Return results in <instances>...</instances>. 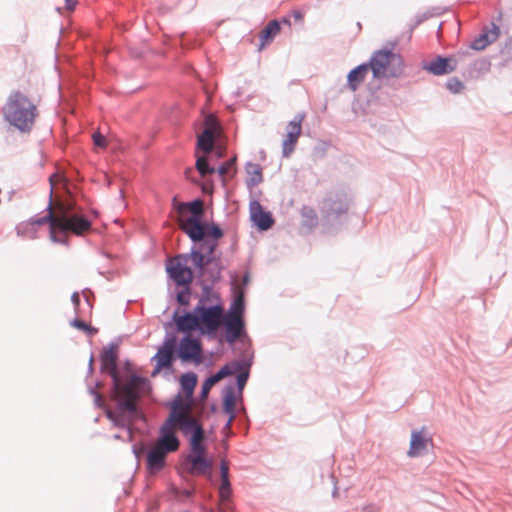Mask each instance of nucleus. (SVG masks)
I'll return each instance as SVG.
<instances>
[{
	"label": "nucleus",
	"instance_id": "f257e3e1",
	"mask_svg": "<svg viewBox=\"0 0 512 512\" xmlns=\"http://www.w3.org/2000/svg\"><path fill=\"white\" fill-rule=\"evenodd\" d=\"M53 186L50 190V199L46 207V214L42 217L33 218L30 223L17 226V234L35 238L34 233L30 234L35 225L49 224L50 240L56 244L69 246L68 234L83 236L92 229V221L84 214L83 209L73 200H67L57 208L56 213L52 210Z\"/></svg>",
	"mask_w": 512,
	"mask_h": 512
},
{
	"label": "nucleus",
	"instance_id": "f03ea898",
	"mask_svg": "<svg viewBox=\"0 0 512 512\" xmlns=\"http://www.w3.org/2000/svg\"><path fill=\"white\" fill-rule=\"evenodd\" d=\"M118 344L109 343L100 353V370L111 377L112 395L117 408L122 412L137 413L136 399L139 391H150L149 380L136 373L121 375L118 370Z\"/></svg>",
	"mask_w": 512,
	"mask_h": 512
},
{
	"label": "nucleus",
	"instance_id": "7ed1b4c3",
	"mask_svg": "<svg viewBox=\"0 0 512 512\" xmlns=\"http://www.w3.org/2000/svg\"><path fill=\"white\" fill-rule=\"evenodd\" d=\"M369 70L372 71L375 79L399 78L404 72V60L400 54L391 49L377 50L372 54L369 62L356 66L348 73V87L356 91Z\"/></svg>",
	"mask_w": 512,
	"mask_h": 512
},
{
	"label": "nucleus",
	"instance_id": "20e7f679",
	"mask_svg": "<svg viewBox=\"0 0 512 512\" xmlns=\"http://www.w3.org/2000/svg\"><path fill=\"white\" fill-rule=\"evenodd\" d=\"M3 120L11 130L29 133L34 127L38 116L37 106L23 92L12 91L2 107Z\"/></svg>",
	"mask_w": 512,
	"mask_h": 512
},
{
	"label": "nucleus",
	"instance_id": "39448f33",
	"mask_svg": "<svg viewBox=\"0 0 512 512\" xmlns=\"http://www.w3.org/2000/svg\"><path fill=\"white\" fill-rule=\"evenodd\" d=\"M210 233H205L202 240L197 241L189 252L192 264L200 277L208 276L212 283H217L221 279L223 266L219 255L215 251L218 247V240Z\"/></svg>",
	"mask_w": 512,
	"mask_h": 512
},
{
	"label": "nucleus",
	"instance_id": "423d86ee",
	"mask_svg": "<svg viewBox=\"0 0 512 512\" xmlns=\"http://www.w3.org/2000/svg\"><path fill=\"white\" fill-rule=\"evenodd\" d=\"M189 212V215L183 220L181 225L182 231L189 237V239L196 244L197 241L202 240L205 233H210L214 238H222L224 231L221 227L212 222L208 223L204 219V206L203 201L196 198L184 204Z\"/></svg>",
	"mask_w": 512,
	"mask_h": 512
},
{
	"label": "nucleus",
	"instance_id": "0eeeda50",
	"mask_svg": "<svg viewBox=\"0 0 512 512\" xmlns=\"http://www.w3.org/2000/svg\"><path fill=\"white\" fill-rule=\"evenodd\" d=\"M349 209L350 199L346 193L328 192L319 205L322 226L327 231L340 229L347 221Z\"/></svg>",
	"mask_w": 512,
	"mask_h": 512
},
{
	"label": "nucleus",
	"instance_id": "6e6552de",
	"mask_svg": "<svg viewBox=\"0 0 512 512\" xmlns=\"http://www.w3.org/2000/svg\"><path fill=\"white\" fill-rule=\"evenodd\" d=\"M198 331L209 339H216L218 330L225 321V310L221 303L214 305H196Z\"/></svg>",
	"mask_w": 512,
	"mask_h": 512
},
{
	"label": "nucleus",
	"instance_id": "1a4fd4ad",
	"mask_svg": "<svg viewBox=\"0 0 512 512\" xmlns=\"http://www.w3.org/2000/svg\"><path fill=\"white\" fill-rule=\"evenodd\" d=\"M191 260L189 253L178 254L174 258L169 259L166 263V272L173 280L176 286L190 285L195 277V273L188 262Z\"/></svg>",
	"mask_w": 512,
	"mask_h": 512
},
{
	"label": "nucleus",
	"instance_id": "9d476101",
	"mask_svg": "<svg viewBox=\"0 0 512 512\" xmlns=\"http://www.w3.org/2000/svg\"><path fill=\"white\" fill-rule=\"evenodd\" d=\"M186 471L192 475H206L213 468L214 461L206 449H189L185 457Z\"/></svg>",
	"mask_w": 512,
	"mask_h": 512
},
{
	"label": "nucleus",
	"instance_id": "9b49d317",
	"mask_svg": "<svg viewBox=\"0 0 512 512\" xmlns=\"http://www.w3.org/2000/svg\"><path fill=\"white\" fill-rule=\"evenodd\" d=\"M225 327V341L233 344L239 340L242 344L247 345L243 354L249 355L251 352V340L246 333L245 320L239 318L227 319L223 323Z\"/></svg>",
	"mask_w": 512,
	"mask_h": 512
},
{
	"label": "nucleus",
	"instance_id": "f8f14e48",
	"mask_svg": "<svg viewBox=\"0 0 512 512\" xmlns=\"http://www.w3.org/2000/svg\"><path fill=\"white\" fill-rule=\"evenodd\" d=\"M177 356L182 362L202 361V344L198 338L185 334L179 342Z\"/></svg>",
	"mask_w": 512,
	"mask_h": 512
},
{
	"label": "nucleus",
	"instance_id": "ddd939ff",
	"mask_svg": "<svg viewBox=\"0 0 512 512\" xmlns=\"http://www.w3.org/2000/svg\"><path fill=\"white\" fill-rule=\"evenodd\" d=\"M176 421L166 419L159 429V435L155 446L169 453L175 452L180 447V439L177 436L174 426Z\"/></svg>",
	"mask_w": 512,
	"mask_h": 512
},
{
	"label": "nucleus",
	"instance_id": "4468645a",
	"mask_svg": "<svg viewBox=\"0 0 512 512\" xmlns=\"http://www.w3.org/2000/svg\"><path fill=\"white\" fill-rule=\"evenodd\" d=\"M458 61L453 56L436 55L432 60L423 62L422 69L434 76H443L457 69Z\"/></svg>",
	"mask_w": 512,
	"mask_h": 512
},
{
	"label": "nucleus",
	"instance_id": "2eb2a0df",
	"mask_svg": "<svg viewBox=\"0 0 512 512\" xmlns=\"http://www.w3.org/2000/svg\"><path fill=\"white\" fill-rule=\"evenodd\" d=\"M249 208L250 219L259 231H267L274 225L272 213L265 211L259 201H251Z\"/></svg>",
	"mask_w": 512,
	"mask_h": 512
},
{
	"label": "nucleus",
	"instance_id": "dca6fc26",
	"mask_svg": "<svg viewBox=\"0 0 512 512\" xmlns=\"http://www.w3.org/2000/svg\"><path fill=\"white\" fill-rule=\"evenodd\" d=\"M245 362H229L223 365L216 373L210 375L202 384L200 397L206 398L210 389L223 378L235 373Z\"/></svg>",
	"mask_w": 512,
	"mask_h": 512
},
{
	"label": "nucleus",
	"instance_id": "f3484780",
	"mask_svg": "<svg viewBox=\"0 0 512 512\" xmlns=\"http://www.w3.org/2000/svg\"><path fill=\"white\" fill-rule=\"evenodd\" d=\"M172 321L174 322L178 332L188 334L192 330H198L199 325L196 306L192 311L184 312L183 315H179L178 310L174 311Z\"/></svg>",
	"mask_w": 512,
	"mask_h": 512
},
{
	"label": "nucleus",
	"instance_id": "a211bd4d",
	"mask_svg": "<svg viewBox=\"0 0 512 512\" xmlns=\"http://www.w3.org/2000/svg\"><path fill=\"white\" fill-rule=\"evenodd\" d=\"M168 453L154 446L147 451L146 467L150 474H156L166 466V458Z\"/></svg>",
	"mask_w": 512,
	"mask_h": 512
},
{
	"label": "nucleus",
	"instance_id": "6ab92c4d",
	"mask_svg": "<svg viewBox=\"0 0 512 512\" xmlns=\"http://www.w3.org/2000/svg\"><path fill=\"white\" fill-rule=\"evenodd\" d=\"M500 34V28L492 23V28L485 27L482 32L471 42L470 48L475 51L484 50L489 44L497 40Z\"/></svg>",
	"mask_w": 512,
	"mask_h": 512
},
{
	"label": "nucleus",
	"instance_id": "aec40b11",
	"mask_svg": "<svg viewBox=\"0 0 512 512\" xmlns=\"http://www.w3.org/2000/svg\"><path fill=\"white\" fill-rule=\"evenodd\" d=\"M150 391H139V396L136 399V406L138 408L137 413H129V412H122L117 407V412H119V417L113 422V425L118 428L126 429L134 420L142 418L143 417V411L141 407V399L142 397L149 394Z\"/></svg>",
	"mask_w": 512,
	"mask_h": 512
},
{
	"label": "nucleus",
	"instance_id": "412c9836",
	"mask_svg": "<svg viewBox=\"0 0 512 512\" xmlns=\"http://www.w3.org/2000/svg\"><path fill=\"white\" fill-rule=\"evenodd\" d=\"M235 279L232 280V289L234 291V296L231 301L229 310L227 313H225V316L227 319L232 318H239L244 319V312H245V298H244V291H236L235 287Z\"/></svg>",
	"mask_w": 512,
	"mask_h": 512
},
{
	"label": "nucleus",
	"instance_id": "4be33fe9",
	"mask_svg": "<svg viewBox=\"0 0 512 512\" xmlns=\"http://www.w3.org/2000/svg\"><path fill=\"white\" fill-rule=\"evenodd\" d=\"M177 354L169 351L168 349L159 348L157 353L152 357V360L156 361L154 369L151 373L152 377H155L163 369H171L174 360L177 358Z\"/></svg>",
	"mask_w": 512,
	"mask_h": 512
},
{
	"label": "nucleus",
	"instance_id": "5701e85b",
	"mask_svg": "<svg viewBox=\"0 0 512 512\" xmlns=\"http://www.w3.org/2000/svg\"><path fill=\"white\" fill-rule=\"evenodd\" d=\"M191 401L182 396L180 392H178L174 398L166 403V406L170 409L169 415L166 419H172L176 421V419L185 412H189Z\"/></svg>",
	"mask_w": 512,
	"mask_h": 512
},
{
	"label": "nucleus",
	"instance_id": "b1692460",
	"mask_svg": "<svg viewBox=\"0 0 512 512\" xmlns=\"http://www.w3.org/2000/svg\"><path fill=\"white\" fill-rule=\"evenodd\" d=\"M247 358L241 360H234L233 362H245L236 372H239L236 376V387L240 393H242L244 387L247 384L250 375V368L253 365V353L246 355Z\"/></svg>",
	"mask_w": 512,
	"mask_h": 512
},
{
	"label": "nucleus",
	"instance_id": "393cba45",
	"mask_svg": "<svg viewBox=\"0 0 512 512\" xmlns=\"http://www.w3.org/2000/svg\"><path fill=\"white\" fill-rule=\"evenodd\" d=\"M176 425L185 437H189L201 425L199 420L185 412L176 419Z\"/></svg>",
	"mask_w": 512,
	"mask_h": 512
},
{
	"label": "nucleus",
	"instance_id": "a878e982",
	"mask_svg": "<svg viewBox=\"0 0 512 512\" xmlns=\"http://www.w3.org/2000/svg\"><path fill=\"white\" fill-rule=\"evenodd\" d=\"M428 439L423 435L422 431L413 430L411 433L410 448L408 456L416 457L426 449Z\"/></svg>",
	"mask_w": 512,
	"mask_h": 512
},
{
	"label": "nucleus",
	"instance_id": "bb28decb",
	"mask_svg": "<svg viewBox=\"0 0 512 512\" xmlns=\"http://www.w3.org/2000/svg\"><path fill=\"white\" fill-rule=\"evenodd\" d=\"M197 381L198 378L194 372H186L180 376V387L185 398L192 400Z\"/></svg>",
	"mask_w": 512,
	"mask_h": 512
},
{
	"label": "nucleus",
	"instance_id": "cd10ccee",
	"mask_svg": "<svg viewBox=\"0 0 512 512\" xmlns=\"http://www.w3.org/2000/svg\"><path fill=\"white\" fill-rule=\"evenodd\" d=\"M302 222L301 226L309 233L315 229L319 223V218L314 208L303 206L301 209Z\"/></svg>",
	"mask_w": 512,
	"mask_h": 512
},
{
	"label": "nucleus",
	"instance_id": "c85d7f7f",
	"mask_svg": "<svg viewBox=\"0 0 512 512\" xmlns=\"http://www.w3.org/2000/svg\"><path fill=\"white\" fill-rule=\"evenodd\" d=\"M214 130L211 127H207L197 138V150H201L204 153H210L214 147Z\"/></svg>",
	"mask_w": 512,
	"mask_h": 512
},
{
	"label": "nucleus",
	"instance_id": "c756f323",
	"mask_svg": "<svg viewBox=\"0 0 512 512\" xmlns=\"http://www.w3.org/2000/svg\"><path fill=\"white\" fill-rule=\"evenodd\" d=\"M281 26L280 21H270L260 33V49L263 48L267 43L271 42L275 36L280 32Z\"/></svg>",
	"mask_w": 512,
	"mask_h": 512
},
{
	"label": "nucleus",
	"instance_id": "7c9ffc66",
	"mask_svg": "<svg viewBox=\"0 0 512 512\" xmlns=\"http://www.w3.org/2000/svg\"><path fill=\"white\" fill-rule=\"evenodd\" d=\"M197 282L198 284L201 286L202 288V293H201V296L199 298V301L197 303V305H206V303L208 301H210V299L212 297H216L218 299V296L215 295L213 293V290H212V287L215 283H212L210 282V280L208 279V276H204L203 278L199 276V274L197 273Z\"/></svg>",
	"mask_w": 512,
	"mask_h": 512
},
{
	"label": "nucleus",
	"instance_id": "2f4dec72",
	"mask_svg": "<svg viewBox=\"0 0 512 512\" xmlns=\"http://www.w3.org/2000/svg\"><path fill=\"white\" fill-rule=\"evenodd\" d=\"M246 171L251 176L246 180L248 187H254L263 181L262 169L259 164L247 163Z\"/></svg>",
	"mask_w": 512,
	"mask_h": 512
},
{
	"label": "nucleus",
	"instance_id": "473e14b6",
	"mask_svg": "<svg viewBox=\"0 0 512 512\" xmlns=\"http://www.w3.org/2000/svg\"><path fill=\"white\" fill-rule=\"evenodd\" d=\"M235 404H236V395L235 390L232 385H228L225 387L223 391V403L222 408L224 413H233L235 412Z\"/></svg>",
	"mask_w": 512,
	"mask_h": 512
},
{
	"label": "nucleus",
	"instance_id": "72a5a7b5",
	"mask_svg": "<svg viewBox=\"0 0 512 512\" xmlns=\"http://www.w3.org/2000/svg\"><path fill=\"white\" fill-rule=\"evenodd\" d=\"M205 439H206V432L201 424L189 436V449H206L207 447L204 443Z\"/></svg>",
	"mask_w": 512,
	"mask_h": 512
},
{
	"label": "nucleus",
	"instance_id": "f704fd0d",
	"mask_svg": "<svg viewBox=\"0 0 512 512\" xmlns=\"http://www.w3.org/2000/svg\"><path fill=\"white\" fill-rule=\"evenodd\" d=\"M195 167L202 177L216 172V168L209 164L208 158L205 155L197 156Z\"/></svg>",
	"mask_w": 512,
	"mask_h": 512
},
{
	"label": "nucleus",
	"instance_id": "c9c22d12",
	"mask_svg": "<svg viewBox=\"0 0 512 512\" xmlns=\"http://www.w3.org/2000/svg\"><path fill=\"white\" fill-rule=\"evenodd\" d=\"M304 119V115L298 113L287 125V134L299 137L301 134V123Z\"/></svg>",
	"mask_w": 512,
	"mask_h": 512
},
{
	"label": "nucleus",
	"instance_id": "e433bc0d",
	"mask_svg": "<svg viewBox=\"0 0 512 512\" xmlns=\"http://www.w3.org/2000/svg\"><path fill=\"white\" fill-rule=\"evenodd\" d=\"M299 137L293 135H286V139L282 143V155L288 158L294 151L295 145Z\"/></svg>",
	"mask_w": 512,
	"mask_h": 512
},
{
	"label": "nucleus",
	"instance_id": "4c0bfd02",
	"mask_svg": "<svg viewBox=\"0 0 512 512\" xmlns=\"http://www.w3.org/2000/svg\"><path fill=\"white\" fill-rule=\"evenodd\" d=\"M70 325L74 328L84 331L88 336H93L98 332L96 327L88 325L77 317L70 321Z\"/></svg>",
	"mask_w": 512,
	"mask_h": 512
},
{
	"label": "nucleus",
	"instance_id": "58836bf2",
	"mask_svg": "<svg viewBox=\"0 0 512 512\" xmlns=\"http://www.w3.org/2000/svg\"><path fill=\"white\" fill-rule=\"evenodd\" d=\"M182 289L176 294V301L180 306H186L190 302L191 288L190 285H179Z\"/></svg>",
	"mask_w": 512,
	"mask_h": 512
},
{
	"label": "nucleus",
	"instance_id": "ea45409f",
	"mask_svg": "<svg viewBox=\"0 0 512 512\" xmlns=\"http://www.w3.org/2000/svg\"><path fill=\"white\" fill-rule=\"evenodd\" d=\"M464 87V83L457 77L449 78L446 82V88L453 94L461 93Z\"/></svg>",
	"mask_w": 512,
	"mask_h": 512
},
{
	"label": "nucleus",
	"instance_id": "a19ab883",
	"mask_svg": "<svg viewBox=\"0 0 512 512\" xmlns=\"http://www.w3.org/2000/svg\"><path fill=\"white\" fill-rule=\"evenodd\" d=\"M231 482L230 479H221L219 486V497L222 501H227L231 497Z\"/></svg>",
	"mask_w": 512,
	"mask_h": 512
},
{
	"label": "nucleus",
	"instance_id": "79ce46f5",
	"mask_svg": "<svg viewBox=\"0 0 512 512\" xmlns=\"http://www.w3.org/2000/svg\"><path fill=\"white\" fill-rule=\"evenodd\" d=\"M178 342L177 337L174 335H166L162 349H168L169 351H172L173 353L177 354L178 350Z\"/></svg>",
	"mask_w": 512,
	"mask_h": 512
},
{
	"label": "nucleus",
	"instance_id": "37998d69",
	"mask_svg": "<svg viewBox=\"0 0 512 512\" xmlns=\"http://www.w3.org/2000/svg\"><path fill=\"white\" fill-rule=\"evenodd\" d=\"M235 161V158H231L228 161L222 163L218 168H216V172L222 177L227 175L230 169L234 167Z\"/></svg>",
	"mask_w": 512,
	"mask_h": 512
},
{
	"label": "nucleus",
	"instance_id": "c03bdc74",
	"mask_svg": "<svg viewBox=\"0 0 512 512\" xmlns=\"http://www.w3.org/2000/svg\"><path fill=\"white\" fill-rule=\"evenodd\" d=\"M93 143L96 147L105 148L107 145L106 138L100 132H94L92 135Z\"/></svg>",
	"mask_w": 512,
	"mask_h": 512
},
{
	"label": "nucleus",
	"instance_id": "a18cd8bd",
	"mask_svg": "<svg viewBox=\"0 0 512 512\" xmlns=\"http://www.w3.org/2000/svg\"><path fill=\"white\" fill-rule=\"evenodd\" d=\"M172 493L175 495V496H182L184 498H191L193 497L194 493H195V490L194 488L192 489H183V490H180L178 489L177 487H173L172 488Z\"/></svg>",
	"mask_w": 512,
	"mask_h": 512
},
{
	"label": "nucleus",
	"instance_id": "49530a36",
	"mask_svg": "<svg viewBox=\"0 0 512 512\" xmlns=\"http://www.w3.org/2000/svg\"><path fill=\"white\" fill-rule=\"evenodd\" d=\"M220 477L221 479H229V464L225 459L220 462Z\"/></svg>",
	"mask_w": 512,
	"mask_h": 512
},
{
	"label": "nucleus",
	"instance_id": "de8ad7c7",
	"mask_svg": "<svg viewBox=\"0 0 512 512\" xmlns=\"http://www.w3.org/2000/svg\"><path fill=\"white\" fill-rule=\"evenodd\" d=\"M71 302L74 306V310H75V313L78 315L80 312H79V306H80V296H79V293L78 292H74L72 295H71Z\"/></svg>",
	"mask_w": 512,
	"mask_h": 512
},
{
	"label": "nucleus",
	"instance_id": "09e8293b",
	"mask_svg": "<svg viewBox=\"0 0 512 512\" xmlns=\"http://www.w3.org/2000/svg\"><path fill=\"white\" fill-rule=\"evenodd\" d=\"M226 414L229 416V418H228L227 422L224 425V429H230L231 425H232V423H233V421H234V419L236 417V414H235V412H233V413H226Z\"/></svg>",
	"mask_w": 512,
	"mask_h": 512
},
{
	"label": "nucleus",
	"instance_id": "8fccbe9b",
	"mask_svg": "<svg viewBox=\"0 0 512 512\" xmlns=\"http://www.w3.org/2000/svg\"><path fill=\"white\" fill-rule=\"evenodd\" d=\"M94 404L98 407V408H103L105 406V403H104V400L102 399L101 395L98 394L94 397Z\"/></svg>",
	"mask_w": 512,
	"mask_h": 512
},
{
	"label": "nucleus",
	"instance_id": "3c124183",
	"mask_svg": "<svg viewBox=\"0 0 512 512\" xmlns=\"http://www.w3.org/2000/svg\"><path fill=\"white\" fill-rule=\"evenodd\" d=\"M99 386H100V382H98V381H97L94 387H92V386L88 387V393H89L91 396L95 397L96 395H98V394H99V393H98V391H97V388H98Z\"/></svg>",
	"mask_w": 512,
	"mask_h": 512
},
{
	"label": "nucleus",
	"instance_id": "603ef678",
	"mask_svg": "<svg viewBox=\"0 0 512 512\" xmlns=\"http://www.w3.org/2000/svg\"><path fill=\"white\" fill-rule=\"evenodd\" d=\"M292 16L295 19V21H302L304 18V14L300 10H293Z\"/></svg>",
	"mask_w": 512,
	"mask_h": 512
},
{
	"label": "nucleus",
	"instance_id": "864d4df0",
	"mask_svg": "<svg viewBox=\"0 0 512 512\" xmlns=\"http://www.w3.org/2000/svg\"><path fill=\"white\" fill-rule=\"evenodd\" d=\"M202 190L204 193H212L213 191V184L212 183H206L202 186Z\"/></svg>",
	"mask_w": 512,
	"mask_h": 512
},
{
	"label": "nucleus",
	"instance_id": "5fc2aeb1",
	"mask_svg": "<svg viewBox=\"0 0 512 512\" xmlns=\"http://www.w3.org/2000/svg\"><path fill=\"white\" fill-rule=\"evenodd\" d=\"M503 53L508 54L512 57V40L506 44V47H505Z\"/></svg>",
	"mask_w": 512,
	"mask_h": 512
},
{
	"label": "nucleus",
	"instance_id": "6e6d98bb",
	"mask_svg": "<svg viewBox=\"0 0 512 512\" xmlns=\"http://www.w3.org/2000/svg\"><path fill=\"white\" fill-rule=\"evenodd\" d=\"M65 3L68 10H72L76 6V0H65Z\"/></svg>",
	"mask_w": 512,
	"mask_h": 512
},
{
	"label": "nucleus",
	"instance_id": "4d7b16f0",
	"mask_svg": "<svg viewBox=\"0 0 512 512\" xmlns=\"http://www.w3.org/2000/svg\"><path fill=\"white\" fill-rule=\"evenodd\" d=\"M362 512H377V508L374 505H367L363 507Z\"/></svg>",
	"mask_w": 512,
	"mask_h": 512
},
{
	"label": "nucleus",
	"instance_id": "13d9d810",
	"mask_svg": "<svg viewBox=\"0 0 512 512\" xmlns=\"http://www.w3.org/2000/svg\"><path fill=\"white\" fill-rule=\"evenodd\" d=\"M117 413L112 411L111 409H106L105 410V415L106 417L111 420L112 418H114V416L116 415Z\"/></svg>",
	"mask_w": 512,
	"mask_h": 512
},
{
	"label": "nucleus",
	"instance_id": "bf43d9fd",
	"mask_svg": "<svg viewBox=\"0 0 512 512\" xmlns=\"http://www.w3.org/2000/svg\"><path fill=\"white\" fill-rule=\"evenodd\" d=\"M126 430L128 432L127 440L129 442H131L133 440V432H132L131 424L126 428Z\"/></svg>",
	"mask_w": 512,
	"mask_h": 512
},
{
	"label": "nucleus",
	"instance_id": "052dcab7",
	"mask_svg": "<svg viewBox=\"0 0 512 512\" xmlns=\"http://www.w3.org/2000/svg\"><path fill=\"white\" fill-rule=\"evenodd\" d=\"M249 280H250V276H249V273L247 272L243 276L242 285L245 287L249 283Z\"/></svg>",
	"mask_w": 512,
	"mask_h": 512
},
{
	"label": "nucleus",
	"instance_id": "680f3d73",
	"mask_svg": "<svg viewBox=\"0 0 512 512\" xmlns=\"http://www.w3.org/2000/svg\"><path fill=\"white\" fill-rule=\"evenodd\" d=\"M132 452H133V454L135 455L136 458L140 457V449L136 445H134L132 447Z\"/></svg>",
	"mask_w": 512,
	"mask_h": 512
},
{
	"label": "nucleus",
	"instance_id": "e2e57ef3",
	"mask_svg": "<svg viewBox=\"0 0 512 512\" xmlns=\"http://www.w3.org/2000/svg\"><path fill=\"white\" fill-rule=\"evenodd\" d=\"M84 298H85V301L87 303L88 308L91 310L92 309V303L90 301V298H89L88 294L85 291H84Z\"/></svg>",
	"mask_w": 512,
	"mask_h": 512
},
{
	"label": "nucleus",
	"instance_id": "0e129e2a",
	"mask_svg": "<svg viewBox=\"0 0 512 512\" xmlns=\"http://www.w3.org/2000/svg\"><path fill=\"white\" fill-rule=\"evenodd\" d=\"M94 371V364H92L91 362L88 363V376L91 375Z\"/></svg>",
	"mask_w": 512,
	"mask_h": 512
},
{
	"label": "nucleus",
	"instance_id": "69168bd1",
	"mask_svg": "<svg viewBox=\"0 0 512 512\" xmlns=\"http://www.w3.org/2000/svg\"><path fill=\"white\" fill-rule=\"evenodd\" d=\"M281 23H284V24H287V25H290V24H291V23H290V19H289V17H283V18H282V20H281V22H280V24H281Z\"/></svg>",
	"mask_w": 512,
	"mask_h": 512
},
{
	"label": "nucleus",
	"instance_id": "338daca9",
	"mask_svg": "<svg viewBox=\"0 0 512 512\" xmlns=\"http://www.w3.org/2000/svg\"><path fill=\"white\" fill-rule=\"evenodd\" d=\"M423 19H424V17L419 16V17L417 18V20H416L415 25H419V24L423 21Z\"/></svg>",
	"mask_w": 512,
	"mask_h": 512
},
{
	"label": "nucleus",
	"instance_id": "774afa93",
	"mask_svg": "<svg viewBox=\"0 0 512 512\" xmlns=\"http://www.w3.org/2000/svg\"><path fill=\"white\" fill-rule=\"evenodd\" d=\"M113 438H114V439H116V440H122V437H121V435H120V434H115V435L113 436Z\"/></svg>",
	"mask_w": 512,
	"mask_h": 512
}]
</instances>
